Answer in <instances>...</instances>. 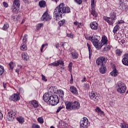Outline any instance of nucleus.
I'll return each mask as SVG.
<instances>
[{
  "instance_id": "1",
  "label": "nucleus",
  "mask_w": 128,
  "mask_h": 128,
  "mask_svg": "<svg viewBox=\"0 0 128 128\" xmlns=\"http://www.w3.org/2000/svg\"><path fill=\"white\" fill-rule=\"evenodd\" d=\"M88 40H90L94 45V46L96 48L97 50H100L104 46H106L108 44V37L104 35L102 38L101 44L98 42L100 40V36L96 35H93L92 36H90Z\"/></svg>"
},
{
  "instance_id": "2",
  "label": "nucleus",
  "mask_w": 128,
  "mask_h": 128,
  "mask_svg": "<svg viewBox=\"0 0 128 128\" xmlns=\"http://www.w3.org/2000/svg\"><path fill=\"white\" fill-rule=\"evenodd\" d=\"M70 12V8L68 6H64V4L62 3L54 10V18H62L64 14Z\"/></svg>"
},
{
  "instance_id": "3",
  "label": "nucleus",
  "mask_w": 128,
  "mask_h": 128,
  "mask_svg": "<svg viewBox=\"0 0 128 128\" xmlns=\"http://www.w3.org/2000/svg\"><path fill=\"white\" fill-rule=\"evenodd\" d=\"M65 106L67 110H76L80 108V104L78 101L74 102L67 101L65 102Z\"/></svg>"
},
{
  "instance_id": "4",
  "label": "nucleus",
  "mask_w": 128,
  "mask_h": 128,
  "mask_svg": "<svg viewBox=\"0 0 128 128\" xmlns=\"http://www.w3.org/2000/svg\"><path fill=\"white\" fill-rule=\"evenodd\" d=\"M103 20L108 23L109 26H112L116 20V13L114 12H111L110 14V17L104 16Z\"/></svg>"
},
{
  "instance_id": "5",
  "label": "nucleus",
  "mask_w": 128,
  "mask_h": 128,
  "mask_svg": "<svg viewBox=\"0 0 128 128\" xmlns=\"http://www.w3.org/2000/svg\"><path fill=\"white\" fill-rule=\"evenodd\" d=\"M60 102V98L56 95L52 96L50 100L48 102V104L50 106H56Z\"/></svg>"
},
{
  "instance_id": "6",
  "label": "nucleus",
  "mask_w": 128,
  "mask_h": 128,
  "mask_svg": "<svg viewBox=\"0 0 128 128\" xmlns=\"http://www.w3.org/2000/svg\"><path fill=\"white\" fill-rule=\"evenodd\" d=\"M89 97L90 100H94L96 102H98L100 100L102 96L100 94H97L94 92H90L89 93Z\"/></svg>"
},
{
  "instance_id": "7",
  "label": "nucleus",
  "mask_w": 128,
  "mask_h": 128,
  "mask_svg": "<svg viewBox=\"0 0 128 128\" xmlns=\"http://www.w3.org/2000/svg\"><path fill=\"white\" fill-rule=\"evenodd\" d=\"M27 42H28V34H26L24 36V38L22 40V43L20 46L21 50H23V52H24V50H28V48L26 47Z\"/></svg>"
},
{
  "instance_id": "8",
  "label": "nucleus",
  "mask_w": 128,
  "mask_h": 128,
  "mask_svg": "<svg viewBox=\"0 0 128 128\" xmlns=\"http://www.w3.org/2000/svg\"><path fill=\"white\" fill-rule=\"evenodd\" d=\"M107 60L106 58H105L104 56L99 57L96 60V64H98V66H102L104 64H106Z\"/></svg>"
},
{
  "instance_id": "9",
  "label": "nucleus",
  "mask_w": 128,
  "mask_h": 128,
  "mask_svg": "<svg viewBox=\"0 0 128 128\" xmlns=\"http://www.w3.org/2000/svg\"><path fill=\"white\" fill-rule=\"evenodd\" d=\"M52 20V16L48 14V12L46 11L42 16L41 20L42 22H49Z\"/></svg>"
},
{
  "instance_id": "10",
  "label": "nucleus",
  "mask_w": 128,
  "mask_h": 128,
  "mask_svg": "<svg viewBox=\"0 0 128 128\" xmlns=\"http://www.w3.org/2000/svg\"><path fill=\"white\" fill-rule=\"evenodd\" d=\"M88 124V120L86 117H84L80 121V126L82 128H87Z\"/></svg>"
},
{
  "instance_id": "11",
  "label": "nucleus",
  "mask_w": 128,
  "mask_h": 128,
  "mask_svg": "<svg viewBox=\"0 0 128 128\" xmlns=\"http://www.w3.org/2000/svg\"><path fill=\"white\" fill-rule=\"evenodd\" d=\"M16 118V113H14L12 112H8L6 114V120H8V122H12Z\"/></svg>"
},
{
  "instance_id": "12",
  "label": "nucleus",
  "mask_w": 128,
  "mask_h": 128,
  "mask_svg": "<svg viewBox=\"0 0 128 128\" xmlns=\"http://www.w3.org/2000/svg\"><path fill=\"white\" fill-rule=\"evenodd\" d=\"M126 86L124 84H118L117 91L120 94H124L126 90Z\"/></svg>"
},
{
  "instance_id": "13",
  "label": "nucleus",
  "mask_w": 128,
  "mask_h": 128,
  "mask_svg": "<svg viewBox=\"0 0 128 128\" xmlns=\"http://www.w3.org/2000/svg\"><path fill=\"white\" fill-rule=\"evenodd\" d=\"M60 64L62 66H64V61L59 60L56 62H53L49 64L48 66H58Z\"/></svg>"
},
{
  "instance_id": "14",
  "label": "nucleus",
  "mask_w": 128,
  "mask_h": 128,
  "mask_svg": "<svg viewBox=\"0 0 128 128\" xmlns=\"http://www.w3.org/2000/svg\"><path fill=\"white\" fill-rule=\"evenodd\" d=\"M70 92L73 94H76V96L78 95V88H76V86H70Z\"/></svg>"
},
{
  "instance_id": "15",
  "label": "nucleus",
  "mask_w": 128,
  "mask_h": 128,
  "mask_svg": "<svg viewBox=\"0 0 128 128\" xmlns=\"http://www.w3.org/2000/svg\"><path fill=\"white\" fill-rule=\"evenodd\" d=\"M52 95L50 93H46L43 96V100H44L48 104L50 100V98Z\"/></svg>"
},
{
  "instance_id": "16",
  "label": "nucleus",
  "mask_w": 128,
  "mask_h": 128,
  "mask_svg": "<svg viewBox=\"0 0 128 128\" xmlns=\"http://www.w3.org/2000/svg\"><path fill=\"white\" fill-rule=\"evenodd\" d=\"M21 58L23 60H26V62L30 60V56H28L26 52H22L21 54Z\"/></svg>"
},
{
  "instance_id": "17",
  "label": "nucleus",
  "mask_w": 128,
  "mask_h": 128,
  "mask_svg": "<svg viewBox=\"0 0 128 128\" xmlns=\"http://www.w3.org/2000/svg\"><path fill=\"white\" fill-rule=\"evenodd\" d=\"M90 28H92V30H98V22H92L90 24Z\"/></svg>"
},
{
  "instance_id": "18",
  "label": "nucleus",
  "mask_w": 128,
  "mask_h": 128,
  "mask_svg": "<svg viewBox=\"0 0 128 128\" xmlns=\"http://www.w3.org/2000/svg\"><path fill=\"white\" fill-rule=\"evenodd\" d=\"M124 58L122 60V62L124 66H128V53H126L124 56Z\"/></svg>"
},
{
  "instance_id": "19",
  "label": "nucleus",
  "mask_w": 128,
  "mask_h": 128,
  "mask_svg": "<svg viewBox=\"0 0 128 128\" xmlns=\"http://www.w3.org/2000/svg\"><path fill=\"white\" fill-rule=\"evenodd\" d=\"M16 62H10L8 64V69L9 70H14V68H16Z\"/></svg>"
},
{
  "instance_id": "20",
  "label": "nucleus",
  "mask_w": 128,
  "mask_h": 128,
  "mask_svg": "<svg viewBox=\"0 0 128 128\" xmlns=\"http://www.w3.org/2000/svg\"><path fill=\"white\" fill-rule=\"evenodd\" d=\"M12 10L14 14L16 12V0H14V3L12 6Z\"/></svg>"
},
{
  "instance_id": "21",
  "label": "nucleus",
  "mask_w": 128,
  "mask_h": 128,
  "mask_svg": "<svg viewBox=\"0 0 128 128\" xmlns=\"http://www.w3.org/2000/svg\"><path fill=\"white\" fill-rule=\"evenodd\" d=\"M74 24L76 26L77 28H82L84 26V23L78 22V21L74 22Z\"/></svg>"
},
{
  "instance_id": "22",
  "label": "nucleus",
  "mask_w": 128,
  "mask_h": 128,
  "mask_svg": "<svg viewBox=\"0 0 128 128\" xmlns=\"http://www.w3.org/2000/svg\"><path fill=\"white\" fill-rule=\"evenodd\" d=\"M56 94L59 96L61 98H64V90H56Z\"/></svg>"
},
{
  "instance_id": "23",
  "label": "nucleus",
  "mask_w": 128,
  "mask_h": 128,
  "mask_svg": "<svg viewBox=\"0 0 128 128\" xmlns=\"http://www.w3.org/2000/svg\"><path fill=\"white\" fill-rule=\"evenodd\" d=\"M71 55L73 60H77V58H78V53L76 51L72 52Z\"/></svg>"
},
{
  "instance_id": "24",
  "label": "nucleus",
  "mask_w": 128,
  "mask_h": 128,
  "mask_svg": "<svg viewBox=\"0 0 128 128\" xmlns=\"http://www.w3.org/2000/svg\"><path fill=\"white\" fill-rule=\"evenodd\" d=\"M56 92V88L54 86L50 87L48 90V94H50L52 96L53 94H55Z\"/></svg>"
},
{
  "instance_id": "25",
  "label": "nucleus",
  "mask_w": 128,
  "mask_h": 128,
  "mask_svg": "<svg viewBox=\"0 0 128 128\" xmlns=\"http://www.w3.org/2000/svg\"><path fill=\"white\" fill-rule=\"evenodd\" d=\"M31 104L34 108H36L38 107V102L36 101V100H31Z\"/></svg>"
},
{
  "instance_id": "26",
  "label": "nucleus",
  "mask_w": 128,
  "mask_h": 128,
  "mask_svg": "<svg viewBox=\"0 0 128 128\" xmlns=\"http://www.w3.org/2000/svg\"><path fill=\"white\" fill-rule=\"evenodd\" d=\"M110 48H112V46L106 44V46L104 48V49L102 52L104 53L108 52V50H110Z\"/></svg>"
},
{
  "instance_id": "27",
  "label": "nucleus",
  "mask_w": 128,
  "mask_h": 128,
  "mask_svg": "<svg viewBox=\"0 0 128 128\" xmlns=\"http://www.w3.org/2000/svg\"><path fill=\"white\" fill-rule=\"evenodd\" d=\"M16 120L20 124H22L24 122V118L22 116L17 118Z\"/></svg>"
},
{
  "instance_id": "28",
  "label": "nucleus",
  "mask_w": 128,
  "mask_h": 128,
  "mask_svg": "<svg viewBox=\"0 0 128 128\" xmlns=\"http://www.w3.org/2000/svg\"><path fill=\"white\" fill-rule=\"evenodd\" d=\"M38 6L40 8H46V3L44 0H40L38 2Z\"/></svg>"
},
{
  "instance_id": "29",
  "label": "nucleus",
  "mask_w": 128,
  "mask_h": 128,
  "mask_svg": "<svg viewBox=\"0 0 128 128\" xmlns=\"http://www.w3.org/2000/svg\"><path fill=\"white\" fill-rule=\"evenodd\" d=\"M44 26V24L42 23H39L36 25V32H40L42 29V28Z\"/></svg>"
},
{
  "instance_id": "30",
  "label": "nucleus",
  "mask_w": 128,
  "mask_h": 128,
  "mask_svg": "<svg viewBox=\"0 0 128 128\" xmlns=\"http://www.w3.org/2000/svg\"><path fill=\"white\" fill-rule=\"evenodd\" d=\"M110 74L112 76H116L118 74V72L116 69H114L110 72Z\"/></svg>"
},
{
  "instance_id": "31",
  "label": "nucleus",
  "mask_w": 128,
  "mask_h": 128,
  "mask_svg": "<svg viewBox=\"0 0 128 128\" xmlns=\"http://www.w3.org/2000/svg\"><path fill=\"white\" fill-rule=\"evenodd\" d=\"M10 100H13V102H16V94H14L12 96H11L10 98Z\"/></svg>"
},
{
  "instance_id": "32",
  "label": "nucleus",
  "mask_w": 128,
  "mask_h": 128,
  "mask_svg": "<svg viewBox=\"0 0 128 128\" xmlns=\"http://www.w3.org/2000/svg\"><path fill=\"white\" fill-rule=\"evenodd\" d=\"M106 68L104 66H101V68H100V72L101 74H106Z\"/></svg>"
},
{
  "instance_id": "33",
  "label": "nucleus",
  "mask_w": 128,
  "mask_h": 128,
  "mask_svg": "<svg viewBox=\"0 0 128 128\" xmlns=\"http://www.w3.org/2000/svg\"><path fill=\"white\" fill-rule=\"evenodd\" d=\"M91 12V14L94 16V18H96L98 16V14L96 13V10L94 9H92Z\"/></svg>"
},
{
  "instance_id": "34",
  "label": "nucleus",
  "mask_w": 128,
  "mask_h": 128,
  "mask_svg": "<svg viewBox=\"0 0 128 128\" xmlns=\"http://www.w3.org/2000/svg\"><path fill=\"white\" fill-rule=\"evenodd\" d=\"M116 56H120L122 55V51L120 49H117L116 50Z\"/></svg>"
},
{
  "instance_id": "35",
  "label": "nucleus",
  "mask_w": 128,
  "mask_h": 128,
  "mask_svg": "<svg viewBox=\"0 0 128 128\" xmlns=\"http://www.w3.org/2000/svg\"><path fill=\"white\" fill-rule=\"evenodd\" d=\"M122 128H128V124L126 122H124L120 124Z\"/></svg>"
},
{
  "instance_id": "36",
  "label": "nucleus",
  "mask_w": 128,
  "mask_h": 128,
  "mask_svg": "<svg viewBox=\"0 0 128 128\" xmlns=\"http://www.w3.org/2000/svg\"><path fill=\"white\" fill-rule=\"evenodd\" d=\"M118 28H120V26L116 24L113 30V32L114 34H116V32H118Z\"/></svg>"
},
{
  "instance_id": "37",
  "label": "nucleus",
  "mask_w": 128,
  "mask_h": 128,
  "mask_svg": "<svg viewBox=\"0 0 128 128\" xmlns=\"http://www.w3.org/2000/svg\"><path fill=\"white\" fill-rule=\"evenodd\" d=\"M4 70V68L2 65H0V76H2Z\"/></svg>"
},
{
  "instance_id": "38",
  "label": "nucleus",
  "mask_w": 128,
  "mask_h": 128,
  "mask_svg": "<svg viewBox=\"0 0 128 128\" xmlns=\"http://www.w3.org/2000/svg\"><path fill=\"white\" fill-rule=\"evenodd\" d=\"M87 46L89 52V58H90V56H92V53L90 52V45L88 43Z\"/></svg>"
},
{
  "instance_id": "39",
  "label": "nucleus",
  "mask_w": 128,
  "mask_h": 128,
  "mask_svg": "<svg viewBox=\"0 0 128 128\" xmlns=\"http://www.w3.org/2000/svg\"><path fill=\"white\" fill-rule=\"evenodd\" d=\"M68 68L69 72H72V62H70L68 66Z\"/></svg>"
},
{
  "instance_id": "40",
  "label": "nucleus",
  "mask_w": 128,
  "mask_h": 128,
  "mask_svg": "<svg viewBox=\"0 0 128 128\" xmlns=\"http://www.w3.org/2000/svg\"><path fill=\"white\" fill-rule=\"evenodd\" d=\"M37 120L40 124L44 123V118L42 117L38 118Z\"/></svg>"
},
{
  "instance_id": "41",
  "label": "nucleus",
  "mask_w": 128,
  "mask_h": 128,
  "mask_svg": "<svg viewBox=\"0 0 128 128\" xmlns=\"http://www.w3.org/2000/svg\"><path fill=\"white\" fill-rule=\"evenodd\" d=\"M8 27H9L8 24H4L3 28H2L3 30H6V29L8 28Z\"/></svg>"
},
{
  "instance_id": "42",
  "label": "nucleus",
  "mask_w": 128,
  "mask_h": 128,
  "mask_svg": "<svg viewBox=\"0 0 128 128\" xmlns=\"http://www.w3.org/2000/svg\"><path fill=\"white\" fill-rule=\"evenodd\" d=\"M65 22H66V20H63L59 22L58 25L60 26H64V24Z\"/></svg>"
},
{
  "instance_id": "43",
  "label": "nucleus",
  "mask_w": 128,
  "mask_h": 128,
  "mask_svg": "<svg viewBox=\"0 0 128 128\" xmlns=\"http://www.w3.org/2000/svg\"><path fill=\"white\" fill-rule=\"evenodd\" d=\"M32 128H40V126L38 124H34L32 126Z\"/></svg>"
},
{
  "instance_id": "44",
  "label": "nucleus",
  "mask_w": 128,
  "mask_h": 128,
  "mask_svg": "<svg viewBox=\"0 0 128 128\" xmlns=\"http://www.w3.org/2000/svg\"><path fill=\"white\" fill-rule=\"evenodd\" d=\"M66 36L68 38H74V34H72V33H68L66 34Z\"/></svg>"
},
{
  "instance_id": "45",
  "label": "nucleus",
  "mask_w": 128,
  "mask_h": 128,
  "mask_svg": "<svg viewBox=\"0 0 128 128\" xmlns=\"http://www.w3.org/2000/svg\"><path fill=\"white\" fill-rule=\"evenodd\" d=\"M75 2L77 4L80 5L81 4H82V0H74Z\"/></svg>"
},
{
  "instance_id": "46",
  "label": "nucleus",
  "mask_w": 128,
  "mask_h": 128,
  "mask_svg": "<svg viewBox=\"0 0 128 128\" xmlns=\"http://www.w3.org/2000/svg\"><path fill=\"white\" fill-rule=\"evenodd\" d=\"M48 44H43L41 48H40V52H42V50H43V48H44L45 46H48Z\"/></svg>"
},
{
  "instance_id": "47",
  "label": "nucleus",
  "mask_w": 128,
  "mask_h": 128,
  "mask_svg": "<svg viewBox=\"0 0 128 128\" xmlns=\"http://www.w3.org/2000/svg\"><path fill=\"white\" fill-rule=\"evenodd\" d=\"M118 26V24H124V20H118L116 22Z\"/></svg>"
},
{
  "instance_id": "48",
  "label": "nucleus",
  "mask_w": 128,
  "mask_h": 128,
  "mask_svg": "<svg viewBox=\"0 0 128 128\" xmlns=\"http://www.w3.org/2000/svg\"><path fill=\"white\" fill-rule=\"evenodd\" d=\"M94 8H96V4L94 2H91V8L92 10H94Z\"/></svg>"
},
{
  "instance_id": "49",
  "label": "nucleus",
  "mask_w": 128,
  "mask_h": 128,
  "mask_svg": "<svg viewBox=\"0 0 128 128\" xmlns=\"http://www.w3.org/2000/svg\"><path fill=\"white\" fill-rule=\"evenodd\" d=\"M16 6L18 8H20V0H16Z\"/></svg>"
},
{
  "instance_id": "50",
  "label": "nucleus",
  "mask_w": 128,
  "mask_h": 128,
  "mask_svg": "<svg viewBox=\"0 0 128 128\" xmlns=\"http://www.w3.org/2000/svg\"><path fill=\"white\" fill-rule=\"evenodd\" d=\"M42 80H44V82H46L48 80H46V76L44 74H42Z\"/></svg>"
},
{
  "instance_id": "51",
  "label": "nucleus",
  "mask_w": 128,
  "mask_h": 128,
  "mask_svg": "<svg viewBox=\"0 0 128 128\" xmlns=\"http://www.w3.org/2000/svg\"><path fill=\"white\" fill-rule=\"evenodd\" d=\"M20 93L18 92L16 94V100H20Z\"/></svg>"
},
{
  "instance_id": "52",
  "label": "nucleus",
  "mask_w": 128,
  "mask_h": 128,
  "mask_svg": "<svg viewBox=\"0 0 128 128\" xmlns=\"http://www.w3.org/2000/svg\"><path fill=\"white\" fill-rule=\"evenodd\" d=\"M18 70H16V72H18V71L20 70V69L22 68V65H18Z\"/></svg>"
},
{
  "instance_id": "53",
  "label": "nucleus",
  "mask_w": 128,
  "mask_h": 128,
  "mask_svg": "<svg viewBox=\"0 0 128 128\" xmlns=\"http://www.w3.org/2000/svg\"><path fill=\"white\" fill-rule=\"evenodd\" d=\"M120 6L121 7V8H120V10H124V8H125V6H126V5H124V4H123V5H122V6Z\"/></svg>"
},
{
  "instance_id": "54",
  "label": "nucleus",
  "mask_w": 128,
  "mask_h": 128,
  "mask_svg": "<svg viewBox=\"0 0 128 128\" xmlns=\"http://www.w3.org/2000/svg\"><path fill=\"white\" fill-rule=\"evenodd\" d=\"M62 110V107H60V106L58 107L56 112H60V110Z\"/></svg>"
},
{
  "instance_id": "55",
  "label": "nucleus",
  "mask_w": 128,
  "mask_h": 128,
  "mask_svg": "<svg viewBox=\"0 0 128 128\" xmlns=\"http://www.w3.org/2000/svg\"><path fill=\"white\" fill-rule=\"evenodd\" d=\"M70 84H74V78H72V75H71V78L70 80Z\"/></svg>"
},
{
  "instance_id": "56",
  "label": "nucleus",
  "mask_w": 128,
  "mask_h": 128,
  "mask_svg": "<svg viewBox=\"0 0 128 128\" xmlns=\"http://www.w3.org/2000/svg\"><path fill=\"white\" fill-rule=\"evenodd\" d=\"M3 6H4V8H8V3H6V2H4Z\"/></svg>"
},
{
  "instance_id": "57",
  "label": "nucleus",
  "mask_w": 128,
  "mask_h": 128,
  "mask_svg": "<svg viewBox=\"0 0 128 128\" xmlns=\"http://www.w3.org/2000/svg\"><path fill=\"white\" fill-rule=\"evenodd\" d=\"M119 4L120 6H124V0H120Z\"/></svg>"
},
{
  "instance_id": "58",
  "label": "nucleus",
  "mask_w": 128,
  "mask_h": 128,
  "mask_svg": "<svg viewBox=\"0 0 128 128\" xmlns=\"http://www.w3.org/2000/svg\"><path fill=\"white\" fill-rule=\"evenodd\" d=\"M95 110H96V112L98 113L99 112H100V110H100V108L97 107V108L95 109Z\"/></svg>"
},
{
  "instance_id": "59",
  "label": "nucleus",
  "mask_w": 128,
  "mask_h": 128,
  "mask_svg": "<svg viewBox=\"0 0 128 128\" xmlns=\"http://www.w3.org/2000/svg\"><path fill=\"white\" fill-rule=\"evenodd\" d=\"M98 114H100V116H102L104 114V112L102 110H100L99 112H98Z\"/></svg>"
},
{
  "instance_id": "60",
  "label": "nucleus",
  "mask_w": 128,
  "mask_h": 128,
  "mask_svg": "<svg viewBox=\"0 0 128 128\" xmlns=\"http://www.w3.org/2000/svg\"><path fill=\"white\" fill-rule=\"evenodd\" d=\"M128 6L126 5H125V8L124 9V12H128Z\"/></svg>"
},
{
  "instance_id": "61",
  "label": "nucleus",
  "mask_w": 128,
  "mask_h": 128,
  "mask_svg": "<svg viewBox=\"0 0 128 128\" xmlns=\"http://www.w3.org/2000/svg\"><path fill=\"white\" fill-rule=\"evenodd\" d=\"M55 46L56 48H60V43H57L56 45Z\"/></svg>"
},
{
  "instance_id": "62",
  "label": "nucleus",
  "mask_w": 128,
  "mask_h": 128,
  "mask_svg": "<svg viewBox=\"0 0 128 128\" xmlns=\"http://www.w3.org/2000/svg\"><path fill=\"white\" fill-rule=\"evenodd\" d=\"M2 118H4V116L2 115V114L0 112V120H2Z\"/></svg>"
},
{
  "instance_id": "63",
  "label": "nucleus",
  "mask_w": 128,
  "mask_h": 128,
  "mask_svg": "<svg viewBox=\"0 0 128 128\" xmlns=\"http://www.w3.org/2000/svg\"><path fill=\"white\" fill-rule=\"evenodd\" d=\"M12 20H13L14 21L16 20V16H12Z\"/></svg>"
},
{
  "instance_id": "64",
  "label": "nucleus",
  "mask_w": 128,
  "mask_h": 128,
  "mask_svg": "<svg viewBox=\"0 0 128 128\" xmlns=\"http://www.w3.org/2000/svg\"><path fill=\"white\" fill-rule=\"evenodd\" d=\"M3 87L4 88H6V84L3 82Z\"/></svg>"
}]
</instances>
